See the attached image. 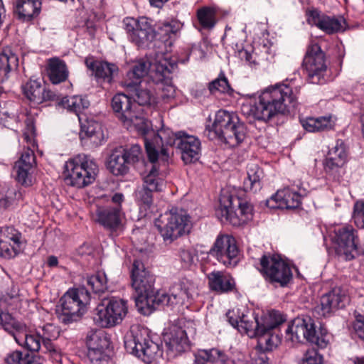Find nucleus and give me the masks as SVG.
I'll list each match as a JSON object with an SVG mask.
<instances>
[{"label":"nucleus","instance_id":"1","mask_svg":"<svg viewBox=\"0 0 364 364\" xmlns=\"http://www.w3.org/2000/svg\"><path fill=\"white\" fill-rule=\"evenodd\" d=\"M297 91L289 85L277 84L263 90L254 105H243L242 112L248 117L268 122L278 114L290 113L297 105Z\"/></svg>","mask_w":364,"mask_h":364},{"label":"nucleus","instance_id":"2","mask_svg":"<svg viewBox=\"0 0 364 364\" xmlns=\"http://www.w3.org/2000/svg\"><path fill=\"white\" fill-rule=\"evenodd\" d=\"M111 106L116 117L123 125L127 129L134 128L144 136V139L160 135L156 134L154 130L151 129L150 122L145 119L143 109L128 95L116 94L112 99Z\"/></svg>","mask_w":364,"mask_h":364},{"label":"nucleus","instance_id":"3","mask_svg":"<svg viewBox=\"0 0 364 364\" xmlns=\"http://www.w3.org/2000/svg\"><path fill=\"white\" fill-rule=\"evenodd\" d=\"M17 300L16 295L7 294L0 298V323L5 331L14 336L19 345H23L30 351H38L42 340L37 331L34 333H27L26 325L16 321L8 313L9 307Z\"/></svg>","mask_w":364,"mask_h":364},{"label":"nucleus","instance_id":"4","mask_svg":"<svg viewBox=\"0 0 364 364\" xmlns=\"http://www.w3.org/2000/svg\"><path fill=\"white\" fill-rule=\"evenodd\" d=\"M208 132L211 139L217 138L235 146L245 139L246 127L235 113L220 109L215 114L212 129H208Z\"/></svg>","mask_w":364,"mask_h":364},{"label":"nucleus","instance_id":"5","mask_svg":"<svg viewBox=\"0 0 364 364\" xmlns=\"http://www.w3.org/2000/svg\"><path fill=\"white\" fill-rule=\"evenodd\" d=\"M64 168L66 183L77 188L92 183L98 172L97 164L85 154H78L69 159Z\"/></svg>","mask_w":364,"mask_h":364},{"label":"nucleus","instance_id":"6","mask_svg":"<svg viewBox=\"0 0 364 364\" xmlns=\"http://www.w3.org/2000/svg\"><path fill=\"white\" fill-rule=\"evenodd\" d=\"M286 333L291 335V340L293 342L306 340L321 348H326L329 342L327 330L321 326L318 327L314 319L309 316L294 318Z\"/></svg>","mask_w":364,"mask_h":364},{"label":"nucleus","instance_id":"7","mask_svg":"<svg viewBox=\"0 0 364 364\" xmlns=\"http://www.w3.org/2000/svg\"><path fill=\"white\" fill-rule=\"evenodd\" d=\"M164 241L167 244L189 232L190 218L182 209L172 208L155 221Z\"/></svg>","mask_w":364,"mask_h":364},{"label":"nucleus","instance_id":"8","mask_svg":"<svg viewBox=\"0 0 364 364\" xmlns=\"http://www.w3.org/2000/svg\"><path fill=\"white\" fill-rule=\"evenodd\" d=\"M90 300V293L84 287L69 289L60 300L57 309L58 318L65 324L77 321Z\"/></svg>","mask_w":364,"mask_h":364},{"label":"nucleus","instance_id":"9","mask_svg":"<svg viewBox=\"0 0 364 364\" xmlns=\"http://www.w3.org/2000/svg\"><path fill=\"white\" fill-rule=\"evenodd\" d=\"M124 348L127 353L150 363L159 352V346L154 342L145 328L132 327L124 336Z\"/></svg>","mask_w":364,"mask_h":364},{"label":"nucleus","instance_id":"10","mask_svg":"<svg viewBox=\"0 0 364 364\" xmlns=\"http://www.w3.org/2000/svg\"><path fill=\"white\" fill-rule=\"evenodd\" d=\"M161 134L163 140L160 142L161 154L166 160L168 156L166 149L163 148L165 143L169 146H175L181 153V159L185 164H191L198 160L201 149V144L199 139L193 135H189L184 132H171L166 137L165 132L156 133Z\"/></svg>","mask_w":364,"mask_h":364},{"label":"nucleus","instance_id":"11","mask_svg":"<svg viewBox=\"0 0 364 364\" xmlns=\"http://www.w3.org/2000/svg\"><path fill=\"white\" fill-rule=\"evenodd\" d=\"M127 312V301L112 295L101 296L94 320L102 328H110L119 324Z\"/></svg>","mask_w":364,"mask_h":364},{"label":"nucleus","instance_id":"12","mask_svg":"<svg viewBox=\"0 0 364 364\" xmlns=\"http://www.w3.org/2000/svg\"><path fill=\"white\" fill-rule=\"evenodd\" d=\"M162 140V136L159 135L153 138L146 137L144 141L150 164L146 165L148 171L143 178L142 186L154 192L161 191L165 186L164 174L160 171L157 163L160 142Z\"/></svg>","mask_w":364,"mask_h":364},{"label":"nucleus","instance_id":"13","mask_svg":"<svg viewBox=\"0 0 364 364\" xmlns=\"http://www.w3.org/2000/svg\"><path fill=\"white\" fill-rule=\"evenodd\" d=\"M260 272L270 284L284 287L292 280L289 265L278 255H263L260 259Z\"/></svg>","mask_w":364,"mask_h":364},{"label":"nucleus","instance_id":"14","mask_svg":"<svg viewBox=\"0 0 364 364\" xmlns=\"http://www.w3.org/2000/svg\"><path fill=\"white\" fill-rule=\"evenodd\" d=\"M284 316L278 311L272 310L266 314L263 326L255 336L257 338V347L260 351L269 352L275 349L281 342L275 330L285 321Z\"/></svg>","mask_w":364,"mask_h":364},{"label":"nucleus","instance_id":"15","mask_svg":"<svg viewBox=\"0 0 364 364\" xmlns=\"http://www.w3.org/2000/svg\"><path fill=\"white\" fill-rule=\"evenodd\" d=\"M132 287L138 295V299L146 300L147 303H155L154 298L155 278L138 259L133 261L131 268Z\"/></svg>","mask_w":364,"mask_h":364},{"label":"nucleus","instance_id":"16","mask_svg":"<svg viewBox=\"0 0 364 364\" xmlns=\"http://www.w3.org/2000/svg\"><path fill=\"white\" fill-rule=\"evenodd\" d=\"M303 67L307 73V80L312 84L325 82L327 70L326 57L318 43H311L303 60Z\"/></svg>","mask_w":364,"mask_h":364},{"label":"nucleus","instance_id":"17","mask_svg":"<svg viewBox=\"0 0 364 364\" xmlns=\"http://www.w3.org/2000/svg\"><path fill=\"white\" fill-rule=\"evenodd\" d=\"M141 156V149L138 144L117 147L109 155L108 168L115 176L126 175L130 167L138 162Z\"/></svg>","mask_w":364,"mask_h":364},{"label":"nucleus","instance_id":"18","mask_svg":"<svg viewBox=\"0 0 364 364\" xmlns=\"http://www.w3.org/2000/svg\"><path fill=\"white\" fill-rule=\"evenodd\" d=\"M123 23L131 41L139 47L148 46L156 35L151 21L146 17H127L124 19Z\"/></svg>","mask_w":364,"mask_h":364},{"label":"nucleus","instance_id":"19","mask_svg":"<svg viewBox=\"0 0 364 364\" xmlns=\"http://www.w3.org/2000/svg\"><path fill=\"white\" fill-rule=\"evenodd\" d=\"M208 253L227 267L236 266L240 260L236 241L228 235H218Z\"/></svg>","mask_w":364,"mask_h":364},{"label":"nucleus","instance_id":"20","mask_svg":"<svg viewBox=\"0 0 364 364\" xmlns=\"http://www.w3.org/2000/svg\"><path fill=\"white\" fill-rule=\"evenodd\" d=\"M331 240L338 255H343L347 260L354 258L358 237L357 231L351 225H346L336 228Z\"/></svg>","mask_w":364,"mask_h":364},{"label":"nucleus","instance_id":"21","mask_svg":"<svg viewBox=\"0 0 364 364\" xmlns=\"http://www.w3.org/2000/svg\"><path fill=\"white\" fill-rule=\"evenodd\" d=\"M193 291V284L187 279H182L172 284L168 294L156 291L154 304L170 306L183 305L192 298Z\"/></svg>","mask_w":364,"mask_h":364},{"label":"nucleus","instance_id":"22","mask_svg":"<svg viewBox=\"0 0 364 364\" xmlns=\"http://www.w3.org/2000/svg\"><path fill=\"white\" fill-rule=\"evenodd\" d=\"M348 301L346 290L336 287L321 297L320 303L314 308V311L318 316L327 317L334 311L344 308Z\"/></svg>","mask_w":364,"mask_h":364},{"label":"nucleus","instance_id":"23","mask_svg":"<svg viewBox=\"0 0 364 364\" xmlns=\"http://www.w3.org/2000/svg\"><path fill=\"white\" fill-rule=\"evenodd\" d=\"M175 66L166 59L155 64V71L151 75V78L157 87L156 90H161V97L163 99L174 96L175 90L171 85V73Z\"/></svg>","mask_w":364,"mask_h":364},{"label":"nucleus","instance_id":"24","mask_svg":"<svg viewBox=\"0 0 364 364\" xmlns=\"http://www.w3.org/2000/svg\"><path fill=\"white\" fill-rule=\"evenodd\" d=\"M306 15L309 24L316 26L328 34L343 31L345 29L346 21L343 18L329 16L316 9L309 11Z\"/></svg>","mask_w":364,"mask_h":364},{"label":"nucleus","instance_id":"25","mask_svg":"<svg viewBox=\"0 0 364 364\" xmlns=\"http://www.w3.org/2000/svg\"><path fill=\"white\" fill-rule=\"evenodd\" d=\"M35 164L36 157L33 151L30 147L25 149L14 166L16 179L18 183L26 186L31 185V173Z\"/></svg>","mask_w":364,"mask_h":364},{"label":"nucleus","instance_id":"26","mask_svg":"<svg viewBox=\"0 0 364 364\" xmlns=\"http://www.w3.org/2000/svg\"><path fill=\"white\" fill-rule=\"evenodd\" d=\"M124 214L119 206H99L93 213V220L106 229L117 230L122 225Z\"/></svg>","mask_w":364,"mask_h":364},{"label":"nucleus","instance_id":"27","mask_svg":"<svg viewBox=\"0 0 364 364\" xmlns=\"http://www.w3.org/2000/svg\"><path fill=\"white\" fill-rule=\"evenodd\" d=\"M301 199V196L296 191L284 188L278 191L267 200L266 205L272 209H294L299 207Z\"/></svg>","mask_w":364,"mask_h":364},{"label":"nucleus","instance_id":"28","mask_svg":"<svg viewBox=\"0 0 364 364\" xmlns=\"http://www.w3.org/2000/svg\"><path fill=\"white\" fill-rule=\"evenodd\" d=\"M25 97L34 105H40L46 101L57 100V95L51 90H46L38 80H30L22 86Z\"/></svg>","mask_w":364,"mask_h":364},{"label":"nucleus","instance_id":"29","mask_svg":"<svg viewBox=\"0 0 364 364\" xmlns=\"http://www.w3.org/2000/svg\"><path fill=\"white\" fill-rule=\"evenodd\" d=\"M346 156L343 141H336V145L329 150L324 162L326 173L333 177L338 176L339 171L346 162Z\"/></svg>","mask_w":364,"mask_h":364},{"label":"nucleus","instance_id":"30","mask_svg":"<svg viewBox=\"0 0 364 364\" xmlns=\"http://www.w3.org/2000/svg\"><path fill=\"white\" fill-rule=\"evenodd\" d=\"M164 341L168 350L173 356L188 348V337L185 330L176 325H173L168 328V332L164 336Z\"/></svg>","mask_w":364,"mask_h":364},{"label":"nucleus","instance_id":"31","mask_svg":"<svg viewBox=\"0 0 364 364\" xmlns=\"http://www.w3.org/2000/svg\"><path fill=\"white\" fill-rule=\"evenodd\" d=\"M85 63L97 80L108 83L112 81L114 75L118 73V68L115 64L95 60L93 57L86 58Z\"/></svg>","mask_w":364,"mask_h":364},{"label":"nucleus","instance_id":"32","mask_svg":"<svg viewBox=\"0 0 364 364\" xmlns=\"http://www.w3.org/2000/svg\"><path fill=\"white\" fill-rule=\"evenodd\" d=\"M207 277L210 289L217 294H227L235 288L234 278L225 272L213 271Z\"/></svg>","mask_w":364,"mask_h":364},{"label":"nucleus","instance_id":"33","mask_svg":"<svg viewBox=\"0 0 364 364\" xmlns=\"http://www.w3.org/2000/svg\"><path fill=\"white\" fill-rule=\"evenodd\" d=\"M264 173L257 164H249L247 168V178L243 181V189L245 192L257 193L263 186Z\"/></svg>","mask_w":364,"mask_h":364},{"label":"nucleus","instance_id":"34","mask_svg":"<svg viewBox=\"0 0 364 364\" xmlns=\"http://www.w3.org/2000/svg\"><path fill=\"white\" fill-rule=\"evenodd\" d=\"M154 82L146 83L144 85L139 83L137 86L129 88L135 92V102L139 107L140 106L154 107L156 103V88L154 87Z\"/></svg>","mask_w":364,"mask_h":364},{"label":"nucleus","instance_id":"35","mask_svg":"<svg viewBox=\"0 0 364 364\" xmlns=\"http://www.w3.org/2000/svg\"><path fill=\"white\" fill-rule=\"evenodd\" d=\"M227 203L230 205H235L240 213V215H234L230 217V224L233 226L244 225L252 220V206L251 204L232 196L227 198Z\"/></svg>","mask_w":364,"mask_h":364},{"label":"nucleus","instance_id":"36","mask_svg":"<svg viewBox=\"0 0 364 364\" xmlns=\"http://www.w3.org/2000/svg\"><path fill=\"white\" fill-rule=\"evenodd\" d=\"M81 123L80 137L87 138L93 146H97L105 139V134L102 125L97 122L89 119Z\"/></svg>","mask_w":364,"mask_h":364},{"label":"nucleus","instance_id":"37","mask_svg":"<svg viewBox=\"0 0 364 364\" xmlns=\"http://www.w3.org/2000/svg\"><path fill=\"white\" fill-rule=\"evenodd\" d=\"M265 318L266 314H263L260 318L252 312L242 314L240 317L238 331L241 333H245L250 337L253 338L259 331L260 327L263 326L262 323Z\"/></svg>","mask_w":364,"mask_h":364},{"label":"nucleus","instance_id":"38","mask_svg":"<svg viewBox=\"0 0 364 364\" xmlns=\"http://www.w3.org/2000/svg\"><path fill=\"white\" fill-rule=\"evenodd\" d=\"M182 28V23L176 19L159 22L156 33L161 41L166 44L171 46L177 33Z\"/></svg>","mask_w":364,"mask_h":364},{"label":"nucleus","instance_id":"39","mask_svg":"<svg viewBox=\"0 0 364 364\" xmlns=\"http://www.w3.org/2000/svg\"><path fill=\"white\" fill-rule=\"evenodd\" d=\"M46 70L49 80L53 84L65 82L68 77L69 72L65 63L58 58L48 60Z\"/></svg>","mask_w":364,"mask_h":364},{"label":"nucleus","instance_id":"40","mask_svg":"<svg viewBox=\"0 0 364 364\" xmlns=\"http://www.w3.org/2000/svg\"><path fill=\"white\" fill-rule=\"evenodd\" d=\"M149 61L139 60L134 63L132 69L127 73L123 85L127 88H132L141 83V78L146 76L150 69Z\"/></svg>","mask_w":364,"mask_h":364},{"label":"nucleus","instance_id":"41","mask_svg":"<svg viewBox=\"0 0 364 364\" xmlns=\"http://www.w3.org/2000/svg\"><path fill=\"white\" fill-rule=\"evenodd\" d=\"M41 9V0H16L14 11L19 18L29 21L37 16Z\"/></svg>","mask_w":364,"mask_h":364},{"label":"nucleus","instance_id":"42","mask_svg":"<svg viewBox=\"0 0 364 364\" xmlns=\"http://www.w3.org/2000/svg\"><path fill=\"white\" fill-rule=\"evenodd\" d=\"M228 356L218 348L200 350L195 355L196 364H226Z\"/></svg>","mask_w":364,"mask_h":364},{"label":"nucleus","instance_id":"43","mask_svg":"<svg viewBox=\"0 0 364 364\" xmlns=\"http://www.w3.org/2000/svg\"><path fill=\"white\" fill-rule=\"evenodd\" d=\"M59 105L63 108L66 109L68 112L75 113L81 122L82 118L80 114L90 106V101L81 95H73L71 97H63Z\"/></svg>","mask_w":364,"mask_h":364},{"label":"nucleus","instance_id":"44","mask_svg":"<svg viewBox=\"0 0 364 364\" xmlns=\"http://www.w3.org/2000/svg\"><path fill=\"white\" fill-rule=\"evenodd\" d=\"M300 122L304 129L309 132L330 130L332 129L335 125L331 117H321L318 118L307 117L301 119Z\"/></svg>","mask_w":364,"mask_h":364},{"label":"nucleus","instance_id":"45","mask_svg":"<svg viewBox=\"0 0 364 364\" xmlns=\"http://www.w3.org/2000/svg\"><path fill=\"white\" fill-rule=\"evenodd\" d=\"M18 65L17 55L9 49L0 53V81L8 78L9 73L16 70Z\"/></svg>","mask_w":364,"mask_h":364},{"label":"nucleus","instance_id":"46","mask_svg":"<svg viewBox=\"0 0 364 364\" xmlns=\"http://www.w3.org/2000/svg\"><path fill=\"white\" fill-rule=\"evenodd\" d=\"M87 350H103L109 346V341L102 331L95 330L88 332L86 337Z\"/></svg>","mask_w":364,"mask_h":364},{"label":"nucleus","instance_id":"47","mask_svg":"<svg viewBox=\"0 0 364 364\" xmlns=\"http://www.w3.org/2000/svg\"><path fill=\"white\" fill-rule=\"evenodd\" d=\"M87 284L95 294L104 293L107 289V279L104 272H98L87 277Z\"/></svg>","mask_w":364,"mask_h":364},{"label":"nucleus","instance_id":"48","mask_svg":"<svg viewBox=\"0 0 364 364\" xmlns=\"http://www.w3.org/2000/svg\"><path fill=\"white\" fill-rule=\"evenodd\" d=\"M216 214L221 222H228L230 223L231 216L234 215H240L236 206L227 203V198H223L220 200V206L217 210Z\"/></svg>","mask_w":364,"mask_h":364},{"label":"nucleus","instance_id":"49","mask_svg":"<svg viewBox=\"0 0 364 364\" xmlns=\"http://www.w3.org/2000/svg\"><path fill=\"white\" fill-rule=\"evenodd\" d=\"M153 192L143 186L136 190L135 200L140 209L144 208V210H146L151 207L153 203Z\"/></svg>","mask_w":364,"mask_h":364},{"label":"nucleus","instance_id":"50","mask_svg":"<svg viewBox=\"0 0 364 364\" xmlns=\"http://www.w3.org/2000/svg\"><path fill=\"white\" fill-rule=\"evenodd\" d=\"M198 19L205 28H212L215 23V10L213 8L204 7L197 12Z\"/></svg>","mask_w":364,"mask_h":364},{"label":"nucleus","instance_id":"51","mask_svg":"<svg viewBox=\"0 0 364 364\" xmlns=\"http://www.w3.org/2000/svg\"><path fill=\"white\" fill-rule=\"evenodd\" d=\"M21 245L8 241H0V257L5 259L14 257L21 251Z\"/></svg>","mask_w":364,"mask_h":364},{"label":"nucleus","instance_id":"52","mask_svg":"<svg viewBox=\"0 0 364 364\" xmlns=\"http://www.w3.org/2000/svg\"><path fill=\"white\" fill-rule=\"evenodd\" d=\"M208 89L213 94L216 92L229 93L231 91L230 86L227 78L223 75L209 83Z\"/></svg>","mask_w":364,"mask_h":364},{"label":"nucleus","instance_id":"53","mask_svg":"<svg viewBox=\"0 0 364 364\" xmlns=\"http://www.w3.org/2000/svg\"><path fill=\"white\" fill-rule=\"evenodd\" d=\"M21 234L13 227H5L0 231V241L15 242L21 245Z\"/></svg>","mask_w":364,"mask_h":364},{"label":"nucleus","instance_id":"54","mask_svg":"<svg viewBox=\"0 0 364 364\" xmlns=\"http://www.w3.org/2000/svg\"><path fill=\"white\" fill-rule=\"evenodd\" d=\"M87 356L90 364H107V355L103 350H87Z\"/></svg>","mask_w":364,"mask_h":364},{"label":"nucleus","instance_id":"55","mask_svg":"<svg viewBox=\"0 0 364 364\" xmlns=\"http://www.w3.org/2000/svg\"><path fill=\"white\" fill-rule=\"evenodd\" d=\"M353 218L358 228H364V201H358L355 203Z\"/></svg>","mask_w":364,"mask_h":364},{"label":"nucleus","instance_id":"56","mask_svg":"<svg viewBox=\"0 0 364 364\" xmlns=\"http://www.w3.org/2000/svg\"><path fill=\"white\" fill-rule=\"evenodd\" d=\"M36 331L42 341L52 340L56 338L58 333L56 328L50 323H47L43 327H40Z\"/></svg>","mask_w":364,"mask_h":364},{"label":"nucleus","instance_id":"57","mask_svg":"<svg viewBox=\"0 0 364 364\" xmlns=\"http://www.w3.org/2000/svg\"><path fill=\"white\" fill-rule=\"evenodd\" d=\"M179 257L183 266L188 267L194 263L195 259L197 257L196 251L194 249H181L179 252Z\"/></svg>","mask_w":364,"mask_h":364},{"label":"nucleus","instance_id":"58","mask_svg":"<svg viewBox=\"0 0 364 364\" xmlns=\"http://www.w3.org/2000/svg\"><path fill=\"white\" fill-rule=\"evenodd\" d=\"M301 360L303 364H323V356L315 349L306 350Z\"/></svg>","mask_w":364,"mask_h":364},{"label":"nucleus","instance_id":"59","mask_svg":"<svg viewBox=\"0 0 364 364\" xmlns=\"http://www.w3.org/2000/svg\"><path fill=\"white\" fill-rule=\"evenodd\" d=\"M43 343V347L45 348V353H48L50 358L55 362H60L61 360V355L60 353L55 349L53 343L51 342V340H43L41 342Z\"/></svg>","mask_w":364,"mask_h":364},{"label":"nucleus","instance_id":"60","mask_svg":"<svg viewBox=\"0 0 364 364\" xmlns=\"http://www.w3.org/2000/svg\"><path fill=\"white\" fill-rule=\"evenodd\" d=\"M23 137L29 146L35 147V126L33 122L30 119L26 121V127L23 132Z\"/></svg>","mask_w":364,"mask_h":364},{"label":"nucleus","instance_id":"61","mask_svg":"<svg viewBox=\"0 0 364 364\" xmlns=\"http://www.w3.org/2000/svg\"><path fill=\"white\" fill-rule=\"evenodd\" d=\"M353 328L355 333L364 341V316L359 314L355 316Z\"/></svg>","mask_w":364,"mask_h":364},{"label":"nucleus","instance_id":"62","mask_svg":"<svg viewBox=\"0 0 364 364\" xmlns=\"http://www.w3.org/2000/svg\"><path fill=\"white\" fill-rule=\"evenodd\" d=\"M23 361H24V355L19 350L13 351L5 358V362L8 364H23Z\"/></svg>","mask_w":364,"mask_h":364},{"label":"nucleus","instance_id":"63","mask_svg":"<svg viewBox=\"0 0 364 364\" xmlns=\"http://www.w3.org/2000/svg\"><path fill=\"white\" fill-rule=\"evenodd\" d=\"M22 194L14 188H9L5 196V205L11 204L21 198Z\"/></svg>","mask_w":364,"mask_h":364},{"label":"nucleus","instance_id":"64","mask_svg":"<svg viewBox=\"0 0 364 364\" xmlns=\"http://www.w3.org/2000/svg\"><path fill=\"white\" fill-rule=\"evenodd\" d=\"M239 58L242 60L245 61L247 64L252 65H257V63L256 62L255 58H254L253 53H250L247 50L242 49L238 51Z\"/></svg>","mask_w":364,"mask_h":364}]
</instances>
